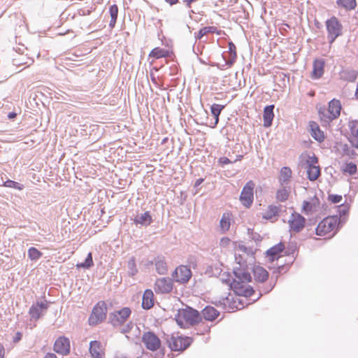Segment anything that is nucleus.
Instances as JSON below:
<instances>
[{"instance_id": "1", "label": "nucleus", "mask_w": 358, "mask_h": 358, "mask_svg": "<svg viewBox=\"0 0 358 358\" xmlns=\"http://www.w3.org/2000/svg\"><path fill=\"white\" fill-rule=\"evenodd\" d=\"M240 267L234 268V275L236 276L231 286L234 292L238 296H250L254 293L253 289L247 283L251 280V275L248 271H245L240 262Z\"/></svg>"}, {"instance_id": "2", "label": "nucleus", "mask_w": 358, "mask_h": 358, "mask_svg": "<svg viewBox=\"0 0 358 358\" xmlns=\"http://www.w3.org/2000/svg\"><path fill=\"white\" fill-rule=\"evenodd\" d=\"M176 320L180 327L188 328L198 323L201 320V316L197 310L187 308L178 311Z\"/></svg>"}, {"instance_id": "3", "label": "nucleus", "mask_w": 358, "mask_h": 358, "mask_svg": "<svg viewBox=\"0 0 358 358\" xmlns=\"http://www.w3.org/2000/svg\"><path fill=\"white\" fill-rule=\"evenodd\" d=\"M166 341L172 351H183L189 346L192 342L190 338H184L178 334L168 336Z\"/></svg>"}, {"instance_id": "4", "label": "nucleus", "mask_w": 358, "mask_h": 358, "mask_svg": "<svg viewBox=\"0 0 358 358\" xmlns=\"http://www.w3.org/2000/svg\"><path fill=\"white\" fill-rule=\"evenodd\" d=\"M326 27L329 42L332 44L336 38L342 34V25L336 17H331L326 21Z\"/></svg>"}, {"instance_id": "5", "label": "nucleus", "mask_w": 358, "mask_h": 358, "mask_svg": "<svg viewBox=\"0 0 358 358\" xmlns=\"http://www.w3.org/2000/svg\"><path fill=\"white\" fill-rule=\"evenodd\" d=\"M107 308L104 302L98 303L93 308L89 317L90 325H96L103 322L106 317Z\"/></svg>"}, {"instance_id": "6", "label": "nucleus", "mask_w": 358, "mask_h": 358, "mask_svg": "<svg viewBox=\"0 0 358 358\" xmlns=\"http://www.w3.org/2000/svg\"><path fill=\"white\" fill-rule=\"evenodd\" d=\"M317 157L315 155L308 156L306 162V169L308 178L310 181L316 180L320 175V169L318 165Z\"/></svg>"}, {"instance_id": "7", "label": "nucleus", "mask_w": 358, "mask_h": 358, "mask_svg": "<svg viewBox=\"0 0 358 358\" xmlns=\"http://www.w3.org/2000/svg\"><path fill=\"white\" fill-rule=\"evenodd\" d=\"M338 223L337 217H328L321 221L317 228L316 234L318 236H325L336 229Z\"/></svg>"}, {"instance_id": "8", "label": "nucleus", "mask_w": 358, "mask_h": 358, "mask_svg": "<svg viewBox=\"0 0 358 358\" xmlns=\"http://www.w3.org/2000/svg\"><path fill=\"white\" fill-rule=\"evenodd\" d=\"M131 313V309L127 307H124L119 310L114 311L110 314V322L113 327L120 326L127 321Z\"/></svg>"}, {"instance_id": "9", "label": "nucleus", "mask_w": 358, "mask_h": 358, "mask_svg": "<svg viewBox=\"0 0 358 358\" xmlns=\"http://www.w3.org/2000/svg\"><path fill=\"white\" fill-rule=\"evenodd\" d=\"M142 342L148 350L152 352L157 351L161 347L160 339L152 331H146L143 334Z\"/></svg>"}, {"instance_id": "10", "label": "nucleus", "mask_w": 358, "mask_h": 358, "mask_svg": "<svg viewBox=\"0 0 358 358\" xmlns=\"http://www.w3.org/2000/svg\"><path fill=\"white\" fill-rule=\"evenodd\" d=\"M48 308V303L46 301L33 303L29 310L31 320L37 321L46 313Z\"/></svg>"}, {"instance_id": "11", "label": "nucleus", "mask_w": 358, "mask_h": 358, "mask_svg": "<svg viewBox=\"0 0 358 358\" xmlns=\"http://www.w3.org/2000/svg\"><path fill=\"white\" fill-rule=\"evenodd\" d=\"M255 183L250 180L243 188L240 196V200L245 207H250L253 202V189Z\"/></svg>"}, {"instance_id": "12", "label": "nucleus", "mask_w": 358, "mask_h": 358, "mask_svg": "<svg viewBox=\"0 0 358 358\" xmlns=\"http://www.w3.org/2000/svg\"><path fill=\"white\" fill-rule=\"evenodd\" d=\"M172 275L176 282L186 283L192 276V271L188 266L181 265L176 268Z\"/></svg>"}, {"instance_id": "13", "label": "nucleus", "mask_w": 358, "mask_h": 358, "mask_svg": "<svg viewBox=\"0 0 358 358\" xmlns=\"http://www.w3.org/2000/svg\"><path fill=\"white\" fill-rule=\"evenodd\" d=\"M290 231L298 233L305 227L306 219L299 213H293L288 221Z\"/></svg>"}, {"instance_id": "14", "label": "nucleus", "mask_w": 358, "mask_h": 358, "mask_svg": "<svg viewBox=\"0 0 358 358\" xmlns=\"http://www.w3.org/2000/svg\"><path fill=\"white\" fill-rule=\"evenodd\" d=\"M173 289V281L169 278H158L155 284V291L157 293H169Z\"/></svg>"}, {"instance_id": "15", "label": "nucleus", "mask_w": 358, "mask_h": 358, "mask_svg": "<svg viewBox=\"0 0 358 358\" xmlns=\"http://www.w3.org/2000/svg\"><path fill=\"white\" fill-rule=\"evenodd\" d=\"M70 341L65 336L58 338L54 344V350L62 355H67L70 352Z\"/></svg>"}, {"instance_id": "16", "label": "nucleus", "mask_w": 358, "mask_h": 358, "mask_svg": "<svg viewBox=\"0 0 358 358\" xmlns=\"http://www.w3.org/2000/svg\"><path fill=\"white\" fill-rule=\"evenodd\" d=\"M324 60L322 59H316L314 60L311 76L312 78L318 79L323 76L324 72Z\"/></svg>"}, {"instance_id": "17", "label": "nucleus", "mask_w": 358, "mask_h": 358, "mask_svg": "<svg viewBox=\"0 0 358 358\" xmlns=\"http://www.w3.org/2000/svg\"><path fill=\"white\" fill-rule=\"evenodd\" d=\"M341 104L340 101L336 99L331 100L329 103L328 111L329 113V118L334 120L341 114Z\"/></svg>"}, {"instance_id": "18", "label": "nucleus", "mask_w": 358, "mask_h": 358, "mask_svg": "<svg viewBox=\"0 0 358 358\" xmlns=\"http://www.w3.org/2000/svg\"><path fill=\"white\" fill-rule=\"evenodd\" d=\"M310 133L311 136L318 142H322L324 139L323 131L320 129L317 123L313 121L309 122Z\"/></svg>"}, {"instance_id": "19", "label": "nucleus", "mask_w": 358, "mask_h": 358, "mask_svg": "<svg viewBox=\"0 0 358 358\" xmlns=\"http://www.w3.org/2000/svg\"><path fill=\"white\" fill-rule=\"evenodd\" d=\"M90 352L93 358H103L104 355L102 345L101 343L97 341L90 342Z\"/></svg>"}, {"instance_id": "20", "label": "nucleus", "mask_w": 358, "mask_h": 358, "mask_svg": "<svg viewBox=\"0 0 358 358\" xmlns=\"http://www.w3.org/2000/svg\"><path fill=\"white\" fill-rule=\"evenodd\" d=\"M155 270L159 275H166L168 272V265L164 257L158 256L154 260Z\"/></svg>"}, {"instance_id": "21", "label": "nucleus", "mask_w": 358, "mask_h": 358, "mask_svg": "<svg viewBox=\"0 0 358 358\" xmlns=\"http://www.w3.org/2000/svg\"><path fill=\"white\" fill-rule=\"evenodd\" d=\"M292 170L289 167L284 166L280 171L278 178L280 185H287L292 178Z\"/></svg>"}, {"instance_id": "22", "label": "nucleus", "mask_w": 358, "mask_h": 358, "mask_svg": "<svg viewBox=\"0 0 358 358\" xmlns=\"http://www.w3.org/2000/svg\"><path fill=\"white\" fill-rule=\"evenodd\" d=\"M274 106L270 105L264 108V126L266 127H270L274 117L273 114Z\"/></svg>"}, {"instance_id": "23", "label": "nucleus", "mask_w": 358, "mask_h": 358, "mask_svg": "<svg viewBox=\"0 0 358 358\" xmlns=\"http://www.w3.org/2000/svg\"><path fill=\"white\" fill-rule=\"evenodd\" d=\"M253 275L256 281L263 282L268 277V273L262 266H255L253 268Z\"/></svg>"}, {"instance_id": "24", "label": "nucleus", "mask_w": 358, "mask_h": 358, "mask_svg": "<svg viewBox=\"0 0 358 358\" xmlns=\"http://www.w3.org/2000/svg\"><path fill=\"white\" fill-rule=\"evenodd\" d=\"M153 292L150 289L144 292L142 300V307L143 309L148 310L153 306Z\"/></svg>"}, {"instance_id": "25", "label": "nucleus", "mask_w": 358, "mask_h": 358, "mask_svg": "<svg viewBox=\"0 0 358 358\" xmlns=\"http://www.w3.org/2000/svg\"><path fill=\"white\" fill-rule=\"evenodd\" d=\"M202 315L206 320L213 321L218 317L220 313L213 306H206L202 310Z\"/></svg>"}, {"instance_id": "26", "label": "nucleus", "mask_w": 358, "mask_h": 358, "mask_svg": "<svg viewBox=\"0 0 358 358\" xmlns=\"http://www.w3.org/2000/svg\"><path fill=\"white\" fill-rule=\"evenodd\" d=\"M224 106L220 105V104H217V103H214L211 106L210 111H211L212 115L215 117V122L210 124V127L211 128H215L217 126V124H218L219 116H220L222 110L224 109Z\"/></svg>"}, {"instance_id": "27", "label": "nucleus", "mask_w": 358, "mask_h": 358, "mask_svg": "<svg viewBox=\"0 0 358 358\" xmlns=\"http://www.w3.org/2000/svg\"><path fill=\"white\" fill-rule=\"evenodd\" d=\"M152 221V217L148 211L136 215L134 219V222L136 224H141L144 226H148Z\"/></svg>"}, {"instance_id": "28", "label": "nucleus", "mask_w": 358, "mask_h": 358, "mask_svg": "<svg viewBox=\"0 0 358 358\" xmlns=\"http://www.w3.org/2000/svg\"><path fill=\"white\" fill-rule=\"evenodd\" d=\"M229 58L227 59L226 56L223 55V57L226 59V64L229 66H231L236 59V45L232 43H229Z\"/></svg>"}, {"instance_id": "29", "label": "nucleus", "mask_w": 358, "mask_h": 358, "mask_svg": "<svg viewBox=\"0 0 358 358\" xmlns=\"http://www.w3.org/2000/svg\"><path fill=\"white\" fill-rule=\"evenodd\" d=\"M280 206L270 205L266 211L263 214V218L265 220H271L272 218L278 216Z\"/></svg>"}, {"instance_id": "30", "label": "nucleus", "mask_w": 358, "mask_h": 358, "mask_svg": "<svg viewBox=\"0 0 358 358\" xmlns=\"http://www.w3.org/2000/svg\"><path fill=\"white\" fill-rule=\"evenodd\" d=\"M289 194V187L287 185H280V188L276 192V199L280 202L287 200Z\"/></svg>"}, {"instance_id": "31", "label": "nucleus", "mask_w": 358, "mask_h": 358, "mask_svg": "<svg viewBox=\"0 0 358 358\" xmlns=\"http://www.w3.org/2000/svg\"><path fill=\"white\" fill-rule=\"evenodd\" d=\"M318 205L319 200L317 198H314L310 201H304L303 203V210L306 213L315 211Z\"/></svg>"}, {"instance_id": "32", "label": "nucleus", "mask_w": 358, "mask_h": 358, "mask_svg": "<svg viewBox=\"0 0 358 358\" xmlns=\"http://www.w3.org/2000/svg\"><path fill=\"white\" fill-rule=\"evenodd\" d=\"M336 3L345 10H353L357 6L356 0H336Z\"/></svg>"}, {"instance_id": "33", "label": "nucleus", "mask_w": 358, "mask_h": 358, "mask_svg": "<svg viewBox=\"0 0 358 358\" xmlns=\"http://www.w3.org/2000/svg\"><path fill=\"white\" fill-rule=\"evenodd\" d=\"M109 13L110 15V21L109 22V26L111 28H113L115 25L117 15H118V7L117 5L113 4L109 8Z\"/></svg>"}, {"instance_id": "34", "label": "nucleus", "mask_w": 358, "mask_h": 358, "mask_svg": "<svg viewBox=\"0 0 358 358\" xmlns=\"http://www.w3.org/2000/svg\"><path fill=\"white\" fill-rule=\"evenodd\" d=\"M168 55L169 51L161 48H155L152 49L149 55L150 57H155L156 59L166 57Z\"/></svg>"}, {"instance_id": "35", "label": "nucleus", "mask_w": 358, "mask_h": 358, "mask_svg": "<svg viewBox=\"0 0 358 358\" xmlns=\"http://www.w3.org/2000/svg\"><path fill=\"white\" fill-rule=\"evenodd\" d=\"M230 215L228 213H224L220 222V227L223 232L229 229L230 227Z\"/></svg>"}, {"instance_id": "36", "label": "nucleus", "mask_w": 358, "mask_h": 358, "mask_svg": "<svg viewBox=\"0 0 358 358\" xmlns=\"http://www.w3.org/2000/svg\"><path fill=\"white\" fill-rule=\"evenodd\" d=\"M283 249L284 245L280 243L268 249L266 251V255L267 256L271 257L273 259L276 255L283 250Z\"/></svg>"}, {"instance_id": "37", "label": "nucleus", "mask_w": 358, "mask_h": 358, "mask_svg": "<svg viewBox=\"0 0 358 358\" xmlns=\"http://www.w3.org/2000/svg\"><path fill=\"white\" fill-rule=\"evenodd\" d=\"M215 30L216 28L215 27H205L201 29L198 33H196L194 37L196 40L201 39L208 33H214Z\"/></svg>"}, {"instance_id": "38", "label": "nucleus", "mask_w": 358, "mask_h": 358, "mask_svg": "<svg viewBox=\"0 0 358 358\" xmlns=\"http://www.w3.org/2000/svg\"><path fill=\"white\" fill-rule=\"evenodd\" d=\"M27 253L29 258L32 261H37L43 255V253L34 247L30 248Z\"/></svg>"}, {"instance_id": "39", "label": "nucleus", "mask_w": 358, "mask_h": 358, "mask_svg": "<svg viewBox=\"0 0 358 358\" xmlns=\"http://www.w3.org/2000/svg\"><path fill=\"white\" fill-rule=\"evenodd\" d=\"M93 259H92V253H88L85 262L78 264L77 267L78 268H90L93 266Z\"/></svg>"}, {"instance_id": "40", "label": "nucleus", "mask_w": 358, "mask_h": 358, "mask_svg": "<svg viewBox=\"0 0 358 358\" xmlns=\"http://www.w3.org/2000/svg\"><path fill=\"white\" fill-rule=\"evenodd\" d=\"M127 267L129 275L133 276L137 273L138 269L136 268L135 259L134 257L128 261Z\"/></svg>"}, {"instance_id": "41", "label": "nucleus", "mask_w": 358, "mask_h": 358, "mask_svg": "<svg viewBox=\"0 0 358 358\" xmlns=\"http://www.w3.org/2000/svg\"><path fill=\"white\" fill-rule=\"evenodd\" d=\"M351 134L358 138V120H351L348 122Z\"/></svg>"}, {"instance_id": "42", "label": "nucleus", "mask_w": 358, "mask_h": 358, "mask_svg": "<svg viewBox=\"0 0 358 358\" xmlns=\"http://www.w3.org/2000/svg\"><path fill=\"white\" fill-rule=\"evenodd\" d=\"M4 186L7 187H12L14 189H17L19 190H22L24 188V185L22 184H20L17 182H15L11 180H8L4 182Z\"/></svg>"}, {"instance_id": "43", "label": "nucleus", "mask_w": 358, "mask_h": 358, "mask_svg": "<svg viewBox=\"0 0 358 358\" xmlns=\"http://www.w3.org/2000/svg\"><path fill=\"white\" fill-rule=\"evenodd\" d=\"M343 170L350 175L355 174L357 172V165L352 162L348 163L345 165Z\"/></svg>"}, {"instance_id": "44", "label": "nucleus", "mask_w": 358, "mask_h": 358, "mask_svg": "<svg viewBox=\"0 0 358 358\" xmlns=\"http://www.w3.org/2000/svg\"><path fill=\"white\" fill-rule=\"evenodd\" d=\"M329 199L334 203H338L342 201V196L337 194H331L329 196Z\"/></svg>"}, {"instance_id": "45", "label": "nucleus", "mask_w": 358, "mask_h": 358, "mask_svg": "<svg viewBox=\"0 0 358 358\" xmlns=\"http://www.w3.org/2000/svg\"><path fill=\"white\" fill-rule=\"evenodd\" d=\"M133 326L134 325H133L132 322L127 324L125 327L122 328L121 332L123 334L128 333L131 330V329L133 327Z\"/></svg>"}, {"instance_id": "46", "label": "nucleus", "mask_w": 358, "mask_h": 358, "mask_svg": "<svg viewBox=\"0 0 358 358\" xmlns=\"http://www.w3.org/2000/svg\"><path fill=\"white\" fill-rule=\"evenodd\" d=\"M27 60L28 61L22 62V63H18L17 59H14L13 61H14L15 65L27 64V66H29L34 62V60L31 58H28Z\"/></svg>"}, {"instance_id": "47", "label": "nucleus", "mask_w": 358, "mask_h": 358, "mask_svg": "<svg viewBox=\"0 0 358 358\" xmlns=\"http://www.w3.org/2000/svg\"><path fill=\"white\" fill-rule=\"evenodd\" d=\"M232 299L234 300V303H236L238 302V304L235 306V308L236 309H241V308H244L243 304L242 303L241 301L238 298H236V299L232 298Z\"/></svg>"}, {"instance_id": "48", "label": "nucleus", "mask_w": 358, "mask_h": 358, "mask_svg": "<svg viewBox=\"0 0 358 358\" xmlns=\"http://www.w3.org/2000/svg\"><path fill=\"white\" fill-rule=\"evenodd\" d=\"M219 162L222 164V165L228 164L231 163V162L227 158V157H221L219 159Z\"/></svg>"}, {"instance_id": "49", "label": "nucleus", "mask_w": 358, "mask_h": 358, "mask_svg": "<svg viewBox=\"0 0 358 358\" xmlns=\"http://www.w3.org/2000/svg\"><path fill=\"white\" fill-rule=\"evenodd\" d=\"M350 143L352 144V146L358 149V138H356L355 139H351Z\"/></svg>"}, {"instance_id": "50", "label": "nucleus", "mask_w": 358, "mask_h": 358, "mask_svg": "<svg viewBox=\"0 0 358 358\" xmlns=\"http://www.w3.org/2000/svg\"><path fill=\"white\" fill-rule=\"evenodd\" d=\"M4 348L2 345L0 344V358H3L4 357Z\"/></svg>"}, {"instance_id": "51", "label": "nucleus", "mask_w": 358, "mask_h": 358, "mask_svg": "<svg viewBox=\"0 0 358 358\" xmlns=\"http://www.w3.org/2000/svg\"><path fill=\"white\" fill-rule=\"evenodd\" d=\"M203 181V178H199L196 180L195 182V184H194V187H198L199 186Z\"/></svg>"}, {"instance_id": "52", "label": "nucleus", "mask_w": 358, "mask_h": 358, "mask_svg": "<svg viewBox=\"0 0 358 358\" xmlns=\"http://www.w3.org/2000/svg\"><path fill=\"white\" fill-rule=\"evenodd\" d=\"M17 114L14 112H11V113H9L8 114V119L11 120V119H13L16 117Z\"/></svg>"}, {"instance_id": "53", "label": "nucleus", "mask_w": 358, "mask_h": 358, "mask_svg": "<svg viewBox=\"0 0 358 358\" xmlns=\"http://www.w3.org/2000/svg\"><path fill=\"white\" fill-rule=\"evenodd\" d=\"M196 1V0H183V3H185L188 7H190V4Z\"/></svg>"}, {"instance_id": "54", "label": "nucleus", "mask_w": 358, "mask_h": 358, "mask_svg": "<svg viewBox=\"0 0 358 358\" xmlns=\"http://www.w3.org/2000/svg\"><path fill=\"white\" fill-rule=\"evenodd\" d=\"M44 358H57L54 353H48Z\"/></svg>"}, {"instance_id": "55", "label": "nucleus", "mask_w": 358, "mask_h": 358, "mask_svg": "<svg viewBox=\"0 0 358 358\" xmlns=\"http://www.w3.org/2000/svg\"><path fill=\"white\" fill-rule=\"evenodd\" d=\"M166 3H169L170 5L176 4L178 0H165Z\"/></svg>"}, {"instance_id": "56", "label": "nucleus", "mask_w": 358, "mask_h": 358, "mask_svg": "<svg viewBox=\"0 0 358 358\" xmlns=\"http://www.w3.org/2000/svg\"><path fill=\"white\" fill-rule=\"evenodd\" d=\"M20 338H21V334L20 333H17L16 337L14 338V341L17 342L19 340H20Z\"/></svg>"}, {"instance_id": "57", "label": "nucleus", "mask_w": 358, "mask_h": 358, "mask_svg": "<svg viewBox=\"0 0 358 358\" xmlns=\"http://www.w3.org/2000/svg\"><path fill=\"white\" fill-rule=\"evenodd\" d=\"M229 301H230L229 297H226V299H224V302H223L224 305H226V303L227 302H229Z\"/></svg>"}, {"instance_id": "58", "label": "nucleus", "mask_w": 358, "mask_h": 358, "mask_svg": "<svg viewBox=\"0 0 358 358\" xmlns=\"http://www.w3.org/2000/svg\"><path fill=\"white\" fill-rule=\"evenodd\" d=\"M355 96H357V98L358 99V86L356 89V92H355Z\"/></svg>"}, {"instance_id": "59", "label": "nucleus", "mask_w": 358, "mask_h": 358, "mask_svg": "<svg viewBox=\"0 0 358 358\" xmlns=\"http://www.w3.org/2000/svg\"><path fill=\"white\" fill-rule=\"evenodd\" d=\"M242 157H243V156H242V155H239V156H238V160H241Z\"/></svg>"}, {"instance_id": "60", "label": "nucleus", "mask_w": 358, "mask_h": 358, "mask_svg": "<svg viewBox=\"0 0 358 358\" xmlns=\"http://www.w3.org/2000/svg\"><path fill=\"white\" fill-rule=\"evenodd\" d=\"M115 358H126V357H115Z\"/></svg>"}]
</instances>
